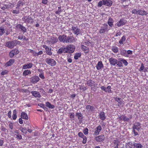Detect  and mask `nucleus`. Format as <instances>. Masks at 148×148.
<instances>
[{"label":"nucleus","instance_id":"1","mask_svg":"<svg viewBox=\"0 0 148 148\" xmlns=\"http://www.w3.org/2000/svg\"><path fill=\"white\" fill-rule=\"evenodd\" d=\"M141 124L138 122H135L133 125L132 127V131L133 132L134 136H136L138 135V134L137 132L136 131V130L138 131L140 130L141 128Z\"/></svg>","mask_w":148,"mask_h":148},{"label":"nucleus","instance_id":"2","mask_svg":"<svg viewBox=\"0 0 148 148\" xmlns=\"http://www.w3.org/2000/svg\"><path fill=\"white\" fill-rule=\"evenodd\" d=\"M112 3V1L110 0H102L99 2L98 4V7H101L104 5L108 7H111Z\"/></svg>","mask_w":148,"mask_h":148},{"label":"nucleus","instance_id":"3","mask_svg":"<svg viewBox=\"0 0 148 148\" xmlns=\"http://www.w3.org/2000/svg\"><path fill=\"white\" fill-rule=\"evenodd\" d=\"M75 49V47L73 45H67L64 48V53H71L74 51Z\"/></svg>","mask_w":148,"mask_h":148},{"label":"nucleus","instance_id":"4","mask_svg":"<svg viewBox=\"0 0 148 148\" xmlns=\"http://www.w3.org/2000/svg\"><path fill=\"white\" fill-rule=\"evenodd\" d=\"M71 30L73 31V33L76 36L81 34L82 31L78 28L77 26L72 27Z\"/></svg>","mask_w":148,"mask_h":148},{"label":"nucleus","instance_id":"5","mask_svg":"<svg viewBox=\"0 0 148 148\" xmlns=\"http://www.w3.org/2000/svg\"><path fill=\"white\" fill-rule=\"evenodd\" d=\"M45 61L47 64L51 66H54L56 64V62L54 59L50 58H47Z\"/></svg>","mask_w":148,"mask_h":148},{"label":"nucleus","instance_id":"6","mask_svg":"<svg viewBox=\"0 0 148 148\" xmlns=\"http://www.w3.org/2000/svg\"><path fill=\"white\" fill-rule=\"evenodd\" d=\"M118 119L120 120H122L124 122L128 121L129 120L132 118V116L130 115L129 117H127L125 115H122L121 116H118Z\"/></svg>","mask_w":148,"mask_h":148},{"label":"nucleus","instance_id":"7","mask_svg":"<svg viewBox=\"0 0 148 148\" xmlns=\"http://www.w3.org/2000/svg\"><path fill=\"white\" fill-rule=\"evenodd\" d=\"M5 46L10 49H13L15 47L14 40L6 42Z\"/></svg>","mask_w":148,"mask_h":148},{"label":"nucleus","instance_id":"8","mask_svg":"<svg viewBox=\"0 0 148 148\" xmlns=\"http://www.w3.org/2000/svg\"><path fill=\"white\" fill-rule=\"evenodd\" d=\"M19 52L18 49H15L11 50L9 53V56L11 58L13 57L14 56L18 54Z\"/></svg>","mask_w":148,"mask_h":148},{"label":"nucleus","instance_id":"9","mask_svg":"<svg viewBox=\"0 0 148 148\" xmlns=\"http://www.w3.org/2000/svg\"><path fill=\"white\" fill-rule=\"evenodd\" d=\"M74 42V38L73 37L71 36H67L65 39V43H72Z\"/></svg>","mask_w":148,"mask_h":148},{"label":"nucleus","instance_id":"10","mask_svg":"<svg viewBox=\"0 0 148 148\" xmlns=\"http://www.w3.org/2000/svg\"><path fill=\"white\" fill-rule=\"evenodd\" d=\"M102 128L100 125H98L94 129V135L95 136L98 135L101 130Z\"/></svg>","mask_w":148,"mask_h":148},{"label":"nucleus","instance_id":"11","mask_svg":"<svg viewBox=\"0 0 148 148\" xmlns=\"http://www.w3.org/2000/svg\"><path fill=\"white\" fill-rule=\"evenodd\" d=\"M105 139V137L103 135H100L98 136L95 138V140L98 142H101L103 141Z\"/></svg>","mask_w":148,"mask_h":148},{"label":"nucleus","instance_id":"12","mask_svg":"<svg viewBox=\"0 0 148 148\" xmlns=\"http://www.w3.org/2000/svg\"><path fill=\"white\" fill-rule=\"evenodd\" d=\"M126 21L123 19H121L120 21L116 23V25L119 27L121 26L124 25L126 23Z\"/></svg>","mask_w":148,"mask_h":148},{"label":"nucleus","instance_id":"13","mask_svg":"<svg viewBox=\"0 0 148 148\" xmlns=\"http://www.w3.org/2000/svg\"><path fill=\"white\" fill-rule=\"evenodd\" d=\"M39 79L40 78L38 76H35L30 78V81L33 83H35L38 82Z\"/></svg>","mask_w":148,"mask_h":148},{"label":"nucleus","instance_id":"14","mask_svg":"<svg viewBox=\"0 0 148 148\" xmlns=\"http://www.w3.org/2000/svg\"><path fill=\"white\" fill-rule=\"evenodd\" d=\"M109 62L111 65L115 66L117 62V60L113 58H110L109 59Z\"/></svg>","mask_w":148,"mask_h":148},{"label":"nucleus","instance_id":"15","mask_svg":"<svg viewBox=\"0 0 148 148\" xmlns=\"http://www.w3.org/2000/svg\"><path fill=\"white\" fill-rule=\"evenodd\" d=\"M17 29H18L22 31L23 32H25L26 31V29L25 27L23 26L20 24H18L16 26Z\"/></svg>","mask_w":148,"mask_h":148},{"label":"nucleus","instance_id":"16","mask_svg":"<svg viewBox=\"0 0 148 148\" xmlns=\"http://www.w3.org/2000/svg\"><path fill=\"white\" fill-rule=\"evenodd\" d=\"M132 145H133L134 148H142L143 147V145L140 143H135L134 142H131Z\"/></svg>","mask_w":148,"mask_h":148},{"label":"nucleus","instance_id":"17","mask_svg":"<svg viewBox=\"0 0 148 148\" xmlns=\"http://www.w3.org/2000/svg\"><path fill=\"white\" fill-rule=\"evenodd\" d=\"M86 109L88 112H94L95 108L93 106L88 105L86 106Z\"/></svg>","mask_w":148,"mask_h":148},{"label":"nucleus","instance_id":"18","mask_svg":"<svg viewBox=\"0 0 148 148\" xmlns=\"http://www.w3.org/2000/svg\"><path fill=\"white\" fill-rule=\"evenodd\" d=\"M76 116L78 117L79 122L82 123V121L83 116L82 114L80 112L77 113L75 114Z\"/></svg>","mask_w":148,"mask_h":148},{"label":"nucleus","instance_id":"19","mask_svg":"<svg viewBox=\"0 0 148 148\" xmlns=\"http://www.w3.org/2000/svg\"><path fill=\"white\" fill-rule=\"evenodd\" d=\"M81 49L86 54L88 53L89 52V48L84 45H81Z\"/></svg>","mask_w":148,"mask_h":148},{"label":"nucleus","instance_id":"20","mask_svg":"<svg viewBox=\"0 0 148 148\" xmlns=\"http://www.w3.org/2000/svg\"><path fill=\"white\" fill-rule=\"evenodd\" d=\"M97 69V70H100L103 67V65L102 61L99 62L96 66Z\"/></svg>","mask_w":148,"mask_h":148},{"label":"nucleus","instance_id":"21","mask_svg":"<svg viewBox=\"0 0 148 148\" xmlns=\"http://www.w3.org/2000/svg\"><path fill=\"white\" fill-rule=\"evenodd\" d=\"M32 95L36 97L40 98L41 97V95L38 92L36 91H32L31 92Z\"/></svg>","mask_w":148,"mask_h":148},{"label":"nucleus","instance_id":"22","mask_svg":"<svg viewBox=\"0 0 148 148\" xmlns=\"http://www.w3.org/2000/svg\"><path fill=\"white\" fill-rule=\"evenodd\" d=\"M66 37V35L63 34L62 35H60L58 38L59 40L63 43H65V39Z\"/></svg>","mask_w":148,"mask_h":148},{"label":"nucleus","instance_id":"23","mask_svg":"<svg viewBox=\"0 0 148 148\" xmlns=\"http://www.w3.org/2000/svg\"><path fill=\"white\" fill-rule=\"evenodd\" d=\"M15 62V60L14 59H11L9 61L6 62L5 64L6 66H11Z\"/></svg>","mask_w":148,"mask_h":148},{"label":"nucleus","instance_id":"24","mask_svg":"<svg viewBox=\"0 0 148 148\" xmlns=\"http://www.w3.org/2000/svg\"><path fill=\"white\" fill-rule=\"evenodd\" d=\"M95 83L94 81L92 79H89L87 81V84L88 86H92L95 85Z\"/></svg>","mask_w":148,"mask_h":148},{"label":"nucleus","instance_id":"25","mask_svg":"<svg viewBox=\"0 0 148 148\" xmlns=\"http://www.w3.org/2000/svg\"><path fill=\"white\" fill-rule=\"evenodd\" d=\"M114 22V21L113 20V19L111 17H110L108 19L107 23L108 25L110 27H112L113 25Z\"/></svg>","mask_w":148,"mask_h":148},{"label":"nucleus","instance_id":"26","mask_svg":"<svg viewBox=\"0 0 148 148\" xmlns=\"http://www.w3.org/2000/svg\"><path fill=\"white\" fill-rule=\"evenodd\" d=\"M138 14L141 16L146 15L148 14V13L146 11L142 10H138Z\"/></svg>","mask_w":148,"mask_h":148},{"label":"nucleus","instance_id":"27","mask_svg":"<svg viewBox=\"0 0 148 148\" xmlns=\"http://www.w3.org/2000/svg\"><path fill=\"white\" fill-rule=\"evenodd\" d=\"M99 118L102 120H104L106 118L104 113L103 112H100L99 113Z\"/></svg>","mask_w":148,"mask_h":148},{"label":"nucleus","instance_id":"28","mask_svg":"<svg viewBox=\"0 0 148 148\" xmlns=\"http://www.w3.org/2000/svg\"><path fill=\"white\" fill-rule=\"evenodd\" d=\"M6 29L3 27H0V36H1L5 32Z\"/></svg>","mask_w":148,"mask_h":148},{"label":"nucleus","instance_id":"29","mask_svg":"<svg viewBox=\"0 0 148 148\" xmlns=\"http://www.w3.org/2000/svg\"><path fill=\"white\" fill-rule=\"evenodd\" d=\"M17 117V111L16 109L14 110L13 111V115H12V119L15 120L16 119Z\"/></svg>","mask_w":148,"mask_h":148},{"label":"nucleus","instance_id":"30","mask_svg":"<svg viewBox=\"0 0 148 148\" xmlns=\"http://www.w3.org/2000/svg\"><path fill=\"white\" fill-rule=\"evenodd\" d=\"M23 3L21 1H19L17 3V7L16 8V9H20L21 7H22L23 5Z\"/></svg>","mask_w":148,"mask_h":148},{"label":"nucleus","instance_id":"31","mask_svg":"<svg viewBox=\"0 0 148 148\" xmlns=\"http://www.w3.org/2000/svg\"><path fill=\"white\" fill-rule=\"evenodd\" d=\"M21 116L23 119H28V116L27 113L24 112H23L21 113Z\"/></svg>","mask_w":148,"mask_h":148},{"label":"nucleus","instance_id":"32","mask_svg":"<svg viewBox=\"0 0 148 148\" xmlns=\"http://www.w3.org/2000/svg\"><path fill=\"white\" fill-rule=\"evenodd\" d=\"M46 105L47 107L51 109H53L55 107V106L54 105H52L49 102H47L46 103Z\"/></svg>","mask_w":148,"mask_h":148},{"label":"nucleus","instance_id":"33","mask_svg":"<svg viewBox=\"0 0 148 148\" xmlns=\"http://www.w3.org/2000/svg\"><path fill=\"white\" fill-rule=\"evenodd\" d=\"M108 25L106 24V27H101V28L100 29L99 32L100 34H102L105 32L107 29H108Z\"/></svg>","mask_w":148,"mask_h":148},{"label":"nucleus","instance_id":"34","mask_svg":"<svg viewBox=\"0 0 148 148\" xmlns=\"http://www.w3.org/2000/svg\"><path fill=\"white\" fill-rule=\"evenodd\" d=\"M119 140H117V139H116L114 140L113 141V143L115 145L114 148H116L117 147H119Z\"/></svg>","mask_w":148,"mask_h":148},{"label":"nucleus","instance_id":"35","mask_svg":"<svg viewBox=\"0 0 148 148\" xmlns=\"http://www.w3.org/2000/svg\"><path fill=\"white\" fill-rule=\"evenodd\" d=\"M125 36H123L122 37L121 40L119 41V43L121 45L123 44V42L125 41Z\"/></svg>","mask_w":148,"mask_h":148},{"label":"nucleus","instance_id":"36","mask_svg":"<svg viewBox=\"0 0 148 148\" xmlns=\"http://www.w3.org/2000/svg\"><path fill=\"white\" fill-rule=\"evenodd\" d=\"M51 48H49V47L46 50V53L47 54L51 56L52 55V53L51 52Z\"/></svg>","mask_w":148,"mask_h":148},{"label":"nucleus","instance_id":"37","mask_svg":"<svg viewBox=\"0 0 148 148\" xmlns=\"http://www.w3.org/2000/svg\"><path fill=\"white\" fill-rule=\"evenodd\" d=\"M119 60H120L122 61V62L125 65V66H127L128 64V63L127 61L123 59L120 58L119 59Z\"/></svg>","mask_w":148,"mask_h":148},{"label":"nucleus","instance_id":"38","mask_svg":"<svg viewBox=\"0 0 148 148\" xmlns=\"http://www.w3.org/2000/svg\"><path fill=\"white\" fill-rule=\"evenodd\" d=\"M51 40L52 41L53 44L56 43L58 40V39L57 38L52 37L51 38Z\"/></svg>","mask_w":148,"mask_h":148},{"label":"nucleus","instance_id":"39","mask_svg":"<svg viewBox=\"0 0 148 148\" xmlns=\"http://www.w3.org/2000/svg\"><path fill=\"white\" fill-rule=\"evenodd\" d=\"M112 51L115 53H116L118 52V47H113L111 49Z\"/></svg>","mask_w":148,"mask_h":148},{"label":"nucleus","instance_id":"40","mask_svg":"<svg viewBox=\"0 0 148 148\" xmlns=\"http://www.w3.org/2000/svg\"><path fill=\"white\" fill-rule=\"evenodd\" d=\"M116 64L119 67H121L123 66L122 63V61L120 60L118 61L117 60V62Z\"/></svg>","mask_w":148,"mask_h":148},{"label":"nucleus","instance_id":"41","mask_svg":"<svg viewBox=\"0 0 148 148\" xmlns=\"http://www.w3.org/2000/svg\"><path fill=\"white\" fill-rule=\"evenodd\" d=\"M81 56V54L79 53H78L76 54H75L74 56V58L75 60H77Z\"/></svg>","mask_w":148,"mask_h":148},{"label":"nucleus","instance_id":"42","mask_svg":"<svg viewBox=\"0 0 148 148\" xmlns=\"http://www.w3.org/2000/svg\"><path fill=\"white\" fill-rule=\"evenodd\" d=\"M83 132L85 135H87L88 133V129L87 128H85L84 129Z\"/></svg>","mask_w":148,"mask_h":148},{"label":"nucleus","instance_id":"43","mask_svg":"<svg viewBox=\"0 0 148 148\" xmlns=\"http://www.w3.org/2000/svg\"><path fill=\"white\" fill-rule=\"evenodd\" d=\"M13 14H18L19 13V9H16V10H13L12 11Z\"/></svg>","mask_w":148,"mask_h":148},{"label":"nucleus","instance_id":"44","mask_svg":"<svg viewBox=\"0 0 148 148\" xmlns=\"http://www.w3.org/2000/svg\"><path fill=\"white\" fill-rule=\"evenodd\" d=\"M15 46H16L17 45H20L21 44V42L18 41L17 40H14Z\"/></svg>","mask_w":148,"mask_h":148},{"label":"nucleus","instance_id":"45","mask_svg":"<svg viewBox=\"0 0 148 148\" xmlns=\"http://www.w3.org/2000/svg\"><path fill=\"white\" fill-rule=\"evenodd\" d=\"M121 99L118 97H115L114 98L115 100L117 102L119 103H121Z\"/></svg>","mask_w":148,"mask_h":148},{"label":"nucleus","instance_id":"46","mask_svg":"<svg viewBox=\"0 0 148 148\" xmlns=\"http://www.w3.org/2000/svg\"><path fill=\"white\" fill-rule=\"evenodd\" d=\"M7 7H8V9H12L14 6L13 4L11 3H10L8 4L7 5Z\"/></svg>","mask_w":148,"mask_h":148},{"label":"nucleus","instance_id":"47","mask_svg":"<svg viewBox=\"0 0 148 148\" xmlns=\"http://www.w3.org/2000/svg\"><path fill=\"white\" fill-rule=\"evenodd\" d=\"M63 52H64V48H60L58 51V53H62Z\"/></svg>","mask_w":148,"mask_h":148},{"label":"nucleus","instance_id":"48","mask_svg":"<svg viewBox=\"0 0 148 148\" xmlns=\"http://www.w3.org/2000/svg\"><path fill=\"white\" fill-rule=\"evenodd\" d=\"M8 73V71L7 70H5L4 71H3L1 73V75H4L5 74H7Z\"/></svg>","mask_w":148,"mask_h":148},{"label":"nucleus","instance_id":"49","mask_svg":"<svg viewBox=\"0 0 148 148\" xmlns=\"http://www.w3.org/2000/svg\"><path fill=\"white\" fill-rule=\"evenodd\" d=\"M138 10H137L136 9H134L132 11V14H138Z\"/></svg>","mask_w":148,"mask_h":148},{"label":"nucleus","instance_id":"50","mask_svg":"<svg viewBox=\"0 0 148 148\" xmlns=\"http://www.w3.org/2000/svg\"><path fill=\"white\" fill-rule=\"evenodd\" d=\"M144 64H143V63H142L141 65V66L140 67V69H139V71H142L144 69Z\"/></svg>","mask_w":148,"mask_h":148},{"label":"nucleus","instance_id":"51","mask_svg":"<svg viewBox=\"0 0 148 148\" xmlns=\"http://www.w3.org/2000/svg\"><path fill=\"white\" fill-rule=\"evenodd\" d=\"M1 9L3 10H4L5 9L8 10V7H7L6 4H4V6L3 7H1Z\"/></svg>","mask_w":148,"mask_h":148},{"label":"nucleus","instance_id":"52","mask_svg":"<svg viewBox=\"0 0 148 148\" xmlns=\"http://www.w3.org/2000/svg\"><path fill=\"white\" fill-rule=\"evenodd\" d=\"M82 138L83 139L82 143L84 144H85L86 143L87 138L86 136H85Z\"/></svg>","mask_w":148,"mask_h":148},{"label":"nucleus","instance_id":"53","mask_svg":"<svg viewBox=\"0 0 148 148\" xmlns=\"http://www.w3.org/2000/svg\"><path fill=\"white\" fill-rule=\"evenodd\" d=\"M78 135L81 138H83L85 136L84 135L83 133L81 132H79L78 133Z\"/></svg>","mask_w":148,"mask_h":148},{"label":"nucleus","instance_id":"54","mask_svg":"<svg viewBox=\"0 0 148 148\" xmlns=\"http://www.w3.org/2000/svg\"><path fill=\"white\" fill-rule=\"evenodd\" d=\"M16 138L17 139H19V140H21L22 139V136L21 135H20V134H16Z\"/></svg>","mask_w":148,"mask_h":148},{"label":"nucleus","instance_id":"55","mask_svg":"<svg viewBox=\"0 0 148 148\" xmlns=\"http://www.w3.org/2000/svg\"><path fill=\"white\" fill-rule=\"evenodd\" d=\"M9 126L11 130H12L13 127V123L11 122H10L9 123Z\"/></svg>","mask_w":148,"mask_h":148},{"label":"nucleus","instance_id":"56","mask_svg":"<svg viewBox=\"0 0 148 148\" xmlns=\"http://www.w3.org/2000/svg\"><path fill=\"white\" fill-rule=\"evenodd\" d=\"M11 114H12V112L11 111H10L8 112V116L9 118L11 119Z\"/></svg>","mask_w":148,"mask_h":148},{"label":"nucleus","instance_id":"57","mask_svg":"<svg viewBox=\"0 0 148 148\" xmlns=\"http://www.w3.org/2000/svg\"><path fill=\"white\" fill-rule=\"evenodd\" d=\"M38 106L41 107L43 108V109H45L46 108L45 105L42 103H39L38 104Z\"/></svg>","mask_w":148,"mask_h":148},{"label":"nucleus","instance_id":"58","mask_svg":"<svg viewBox=\"0 0 148 148\" xmlns=\"http://www.w3.org/2000/svg\"><path fill=\"white\" fill-rule=\"evenodd\" d=\"M21 131L23 133L26 134L27 133V130L25 128H22Z\"/></svg>","mask_w":148,"mask_h":148},{"label":"nucleus","instance_id":"59","mask_svg":"<svg viewBox=\"0 0 148 148\" xmlns=\"http://www.w3.org/2000/svg\"><path fill=\"white\" fill-rule=\"evenodd\" d=\"M101 89L104 91H105V92H107V88H106V87H105L104 86H101Z\"/></svg>","mask_w":148,"mask_h":148},{"label":"nucleus","instance_id":"60","mask_svg":"<svg viewBox=\"0 0 148 148\" xmlns=\"http://www.w3.org/2000/svg\"><path fill=\"white\" fill-rule=\"evenodd\" d=\"M23 75L24 76H26V75H28V70L24 71L23 72Z\"/></svg>","mask_w":148,"mask_h":148},{"label":"nucleus","instance_id":"61","mask_svg":"<svg viewBox=\"0 0 148 148\" xmlns=\"http://www.w3.org/2000/svg\"><path fill=\"white\" fill-rule=\"evenodd\" d=\"M70 118H73L74 117L75 114L74 113H70Z\"/></svg>","mask_w":148,"mask_h":148},{"label":"nucleus","instance_id":"62","mask_svg":"<svg viewBox=\"0 0 148 148\" xmlns=\"http://www.w3.org/2000/svg\"><path fill=\"white\" fill-rule=\"evenodd\" d=\"M83 44L85 45H86L87 46H88L89 44L90 43V42L89 41H86L83 43Z\"/></svg>","mask_w":148,"mask_h":148},{"label":"nucleus","instance_id":"63","mask_svg":"<svg viewBox=\"0 0 148 148\" xmlns=\"http://www.w3.org/2000/svg\"><path fill=\"white\" fill-rule=\"evenodd\" d=\"M39 76L42 79H44L45 78L44 77V75L42 73H40L39 74Z\"/></svg>","mask_w":148,"mask_h":148},{"label":"nucleus","instance_id":"64","mask_svg":"<svg viewBox=\"0 0 148 148\" xmlns=\"http://www.w3.org/2000/svg\"><path fill=\"white\" fill-rule=\"evenodd\" d=\"M121 34V32L119 31L118 32V31H117V32L115 36L117 37V36H120Z\"/></svg>","mask_w":148,"mask_h":148}]
</instances>
